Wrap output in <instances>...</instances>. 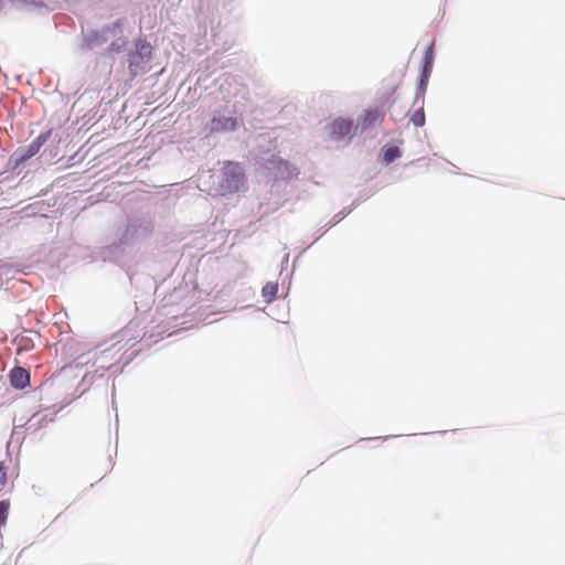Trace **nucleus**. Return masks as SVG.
<instances>
[{"label": "nucleus", "instance_id": "12", "mask_svg": "<svg viewBox=\"0 0 565 565\" xmlns=\"http://www.w3.org/2000/svg\"><path fill=\"white\" fill-rule=\"evenodd\" d=\"M125 45H126V41L125 40H118L116 42H113L109 45L108 51L109 52H120Z\"/></svg>", "mask_w": 565, "mask_h": 565}, {"label": "nucleus", "instance_id": "3", "mask_svg": "<svg viewBox=\"0 0 565 565\" xmlns=\"http://www.w3.org/2000/svg\"><path fill=\"white\" fill-rule=\"evenodd\" d=\"M329 129L330 139L340 140L344 137L351 138L355 134L356 127L349 119L338 118L331 122Z\"/></svg>", "mask_w": 565, "mask_h": 565}, {"label": "nucleus", "instance_id": "2", "mask_svg": "<svg viewBox=\"0 0 565 565\" xmlns=\"http://www.w3.org/2000/svg\"><path fill=\"white\" fill-rule=\"evenodd\" d=\"M150 56L151 46L146 42L138 41L136 43V51L129 54L128 68L131 77H136L138 74L146 72Z\"/></svg>", "mask_w": 565, "mask_h": 565}, {"label": "nucleus", "instance_id": "11", "mask_svg": "<svg viewBox=\"0 0 565 565\" xmlns=\"http://www.w3.org/2000/svg\"><path fill=\"white\" fill-rule=\"evenodd\" d=\"M399 157V149L397 147H390L385 151V159L391 162Z\"/></svg>", "mask_w": 565, "mask_h": 565}, {"label": "nucleus", "instance_id": "4", "mask_svg": "<svg viewBox=\"0 0 565 565\" xmlns=\"http://www.w3.org/2000/svg\"><path fill=\"white\" fill-rule=\"evenodd\" d=\"M238 119L233 116H225L221 113H216L211 119V132L221 134L227 131H234L238 127Z\"/></svg>", "mask_w": 565, "mask_h": 565}, {"label": "nucleus", "instance_id": "13", "mask_svg": "<svg viewBox=\"0 0 565 565\" xmlns=\"http://www.w3.org/2000/svg\"><path fill=\"white\" fill-rule=\"evenodd\" d=\"M413 121L416 126H423L424 125V121H425V117H424V113L420 111V113H416L414 116H413Z\"/></svg>", "mask_w": 565, "mask_h": 565}, {"label": "nucleus", "instance_id": "7", "mask_svg": "<svg viewBox=\"0 0 565 565\" xmlns=\"http://www.w3.org/2000/svg\"><path fill=\"white\" fill-rule=\"evenodd\" d=\"M385 113L380 109L366 110L360 120L362 130L369 129L384 120Z\"/></svg>", "mask_w": 565, "mask_h": 565}, {"label": "nucleus", "instance_id": "10", "mask_svg": "<svg viewBox=\"0 0 565 565\" xmlns=\"http://www.w3.org/2000/svg\"><path fill=\"white\" fill-rule=\"evenodd\" d=\"M11 503L9 500L0 501V526L6 525Z\"/></svg>", "mask_w": 565, "mask_h": 565}, {"label": "nucleus", "instance_id": "5", "mask_svg": "<svg viewBox=\"0 0 565 565\" xmlns=\"http://www.w3.org/2000/svg\"><path fill=\"white\" fill-rule=\"evenodd\" d=\"M10 384L17 390H23L30 383V373L21 366H15L10 372Z\"/></svg>", "mask_w": 565, "mask_h": 565}, {"label": "nucleus", "instance_id": "9", "mask_svg": "<svg viewBox=\"0 0 565 565\" xmlns=\"http://www.w3.org/2000/svg\"><path fill=\"white\" fill-rule=\"evenodd\" d=\"M278 292V285L276 282H267L262 290L263 297L266 302H271L276 299Z\"/></svg>", "mask_w": 565, "mask_h": 565}, {"label": "nucleus", "instance_id": "8", "mask_svg": "<svg viewBox=\"0 0 565 565\" xmlns=\"http://www.w3.org/2000/svg\"><path fill=\"white\" fill-rule=\"evenodd\" d=\"M434 60H435V56H434L433 45H430L427 47V50L425 52V56H424V65H423L422 78H420L422 85H426V82L428 81V77L431 74Z\"/></svg>", "mask_w": 565, "mask_h": 565}, {"label": "nucleus", "instance_id": "6", "mask_svg": "<svg viewBox=\"0 0 565 565\" xmlns=\"http://www.w3.org/2000/svg\"><path fill=\"white\" fill-rule=\"evenodd\" d=\"M51 136V130L40 134L25 149L22 150L21 160H26L36 154L41 147L47 141Z\"/></svg>", "mask_w": 565, "mask_h": 565}, {"label": "nucleus", "instance_id": "14", "mask_svg": "<svg viewBox=\"0 0 565 565\" xmlns=\"http://www.w3.org/2000/svg\"><path fill=\"white\" fill-rule=\"evenodd\" d=\"M7 482V473L4 466L0 463V484L3 486Z\"/></svg>", "mask_w": 565, "mask_h": 565}, {"label": "nucleus", "instance_id": "1", "mask_svg": "<svg viewBox=\"0 0 565 565\" xmlns=\"http://www.w3.org/2000/svg\"><path fill=\"white\" fill-rule=\"evenodd\" d=\"M245 182V175L239 164L227 161L224 163L217 184H213L206 189L212 196H224L237 192Z\"/></svg>", "mask_w": 565, "mask_h": 565}]
</instances>
